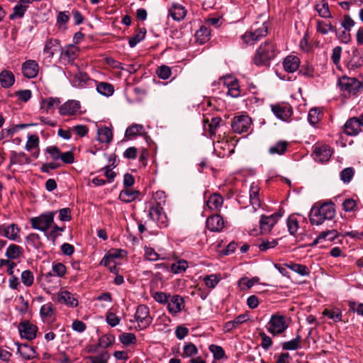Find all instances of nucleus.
I'll list each match as a JSON object with an SVG mask.
<instances>
[{"mask_svg":"<svg viewBox=\"0 0 363 363\" xmlns=\"http://www.w3.org/2000/svg\"><path fill=\"white\" fill-rule=\"evenodd\" d=\"M335 216V205L325 203L319 207L313 206L310 213V222L312 225H321L325 220H332Z\"/></svg>","mask_w":363,"mask_h":363,"instance_id":"1","label":"nucleus"},{"mask_svg":"<svg viewBox=\"0 0 363 363\" xmlns=\"http://www.w3.org/2000/svg\"><path fill=\"white\" fill-rule=\"evenodd\" d=\"M277 55L275 45L271 40H267L259 45L257 50L253 61L257 66L269 65V61Z\"/></svg>","mask_w":363,"mask_h":363,"instance_id":"2","label":"nucleus"},{"mask_svg":"<svg viewBox=\"0 0 363 363\" xmlns=\"http://www.w3.org/2000/svg\"><path fill=\"white\" fill-rule=\"evenodd\" d=\"M338 86L345 97L358 95L363 90L362 82L354 77H342L338 80Z\"/></svg>","mask_w":363,"mask_h":363,"instance_id":"3","label":"nucleus"},{"mask_svg":"<svg viewBox=\"0 0 363 363\" xmlns=\"http://www.w3.org/2000/svg\"><path fill=\"white\" fill-rule=\"evenodd\" d=\"M268 33V27L266 23L259 24L255 23L250 30L242 35V40L247 45H253L259 41L262 38L267 35Z\"/></svg>","mask_w":363,"mask_h":363,"instance_id":"4","label":"nucleus"},{"mask_svg":"<svg viewBox=\"0 0 363 363\" xmlns=\"http://www.w3.org/2000/svg\"><path fill=\"white\" fill-rule=\"evenodd\" d=\"M55 213L48 211L38 216L31 218L30 222L33 229L45 233L54 223Z\"/></svg>","mask_w":363,"mask_h":363,"instance_id":"5","label":"nucleus"},{"mask_svg":"<svg viewBox=\"0 0 363 363\" xmlns=\"http://www.w3.org/2000/svg\"><path fill=\"white\" fill-rule=\"evenodd\" d=\"M289 324L286 323V317L278 313L273 314L268 323V331L273 335H280L284 333Z\"/></svg>","mask_w":363,"mask_h":363,"instance_id":"6","label":"nucleus"},{"mask_svg":"<svg viewBox=\"0 0 363 363\" xmlns=\"http://www.w3.org/2000/svg\"><path fill=\"white\" fill-rule=\"evenodd\" d=\"M347 56L345 58L344 62L350 70H355L363 66V56L357 48H352L347 51Z\"/></svg>","mask_w":363,"mask_h":363,"instance_id":"7","label":"nucleus"},{"mask_svg":"<svg viewBox=\"0 0 363 363\" xmlns=\"http://www.w3.org/2000/svg\"><path fill=\"white\" fill-rule=\"evenodd\" d=\"M252 125V120L247 115H240L234 117L231 122L233 130L236 133H247Z\"/></svg>","mask_w":363,"mask_h":363,"instance_id":"8","label":"nucleus"},{"mask_svg":"<svg viewBox=\"0 0 363 363\" xmlns=\"http://www.w3.org/2000/svg\"><path fill=\"white\" fill-rule=\"evenodd\" d=\"M135 318L140 329L147 328L152 323V318L150 315L149 308L144 304L139 305L137 308Z\"/></svg>","mask_w":363,"mask_h":363,"instance_id":"9","label":"nucleus"},{"mask_svg":"<svg viewBox=\"0 0 363 363\" xmlns=\"http://www.w3.org/2000/svg\"><path fill=\"white\" fill-rule=\"evenodd\" d=\"M147 215L150 220L156 222L160 227L167 226V216L163 211V207L160 204L151 203Z\"/></svg>","mask_w":363,"mask_h":363,"instance_id":"10","label":"nucleus"},{"mask_svg":"<svg viewBox=\"0 0 363 363\" xmlns=\"http://www.w3.org/2000/svg\"><path fill=\"white\" fill-rule=\"evenodd\" d=\"M18 328L22 338L32 340L36 337L38 327L28 320L21 322Z\"/></svg>","mask_w":363,"mask_h":363,"instance_id":"11","label":"nucleus"},{"mask_svg":"<svg viewBox=\"0 0 363 363\" xmlns=\"http://www.w3.org/2000/svg\"><path fill=\"white\" fill-rule=\"evenodd\" d=\"M61 50L60 40L55 38H50L45 43L43 49L44 61L51 62L52 58Z\"/></svg>","mask_w":363,"mask_h":363,"instance_id":"12","label":"nucleus"},{"mask_svg":"<svg viewBox=\"0 0 363 363\" xmlns=\"http://www.w3.org/2000/svg\"><path fill=\"white\" fill-rule=\"evenodd\" d=\"M20 228L15 223L0 225V236L13 241L20 239Z\"/></svg>","mask_w":363,"mask_h":363,"instance_id":"13","label":"nucleus"},{"mask_svg":"<svg viewBox=\"0 0 363 363\" xmlns=\"http://www.w3.org/2000/svg\"><path fill=\"white\" fill-rule=\"evenodd\" d=\"M332 150L327 145H315L313 146V154L314 159L320 162H324L329 160L332 155Z\"/></svg>","mask_w":363,"mask_h":363,"instance_id":"14","label":"nucleus"},{"mask_svg":"<svg viewBox=\"0 0 363 363\" xmlns=\"http://www.w3.org/2000/svg\"><path fill=\"white\" fill-rule=\"evenodd\" d=\"M281 215L274 213L271 216L262 215L259 219V228L262 233H267L271 231L272 227L277 223Z\"/></svg>","mask_w":363,"mask_h":363,"instance_id":"15","label":"nucleus"},{"mask_svg":"<svg viewBox=\"0 0 363 363\" xmlns=\"http://www.w3.org/2000/svg\"><path fill=\"white\" fill-rule=\"evenodd\" d=\"M57 301L69 308H76L79 304L77 296L67 290H61L58 292Z\"/></svg>","mask_w":363,"mask_h":363,"instance_id":"16","label":"nucleus"},{"mask_svg":"<svg viewBox=\"0 0 363 363\" xmlns=\"http://www.w3.org/2000/svg\"><path fill=\"white\" fill-rule=\"evenodd\" d=\"M22 72L24 77L33 79L37 77L39 72V65L35 60H28L22 65Z\"/></svg>","mask_w":363,"mask_h":363,"instance_id":"17","label":"nucleus"},{"mask_svg":"<svg viewBox=\"0 0 363 363\" xmlns=\"http://www.w3.org/2000/svg\"><path fill=\"white\" fill-rule=\"evenodd\" d=\"M81 108L80 103L77 101L70 100L64 103L59 108L61 116L75 115Z\"/></svg>","mask_w":363,"mask_h":363,"instance_id":"18","label":"nucleus"},{"mask_svg":"<svg viewBox=\"0 0 363 363\" xmlns=\"http://www.w3.org/2000/svg\"><path fill=\"white\" fill-rule=\"evenodd\" d=\"M223 84L228 88L227 94L233 97L237 98L240 96V89L238 81L230 76L225 77L223 79Z\"/></svg>","mask_w":363,"mask_h":363,"instance_id":"19","label":"nucleus"},{"mask_svg":"<svg viewBox=\"0 0 363 363\" xmlns=\"http://www.w3.org/2000/svg\"><path fill=\"white\" fill-rule=\"evenodd\" d=\"M208 229L213 232H220L224 228L223 218L219 214L209 216L206 220Z\"/></svg>","mask_w":363,"mask_h":363,"instance_id":"20","label":"nucleus"},{"mask_svg":"<svg viewBox=\"0 0 363 363\" xmlns=\"http://www.w3.org/2000/svg\"><path fill=\"white\" fill-rule=\"evenodd\" d=\"M259 187L257 184L252 183L249 191L250 202L255 212L261 206L259 199Z\"/></svg>","mask_w":363,"mask_h":363,"instance_id":"21","label":"nucleus"},{"mask_svg":"<svg viewBox=\"0 0 363 363\" xmlns=\"http://www.w3.org/2000/svg\"><path fill=\"white\" fill-rule=\"evenodd\" d=\"M344 128L345 133L347 135L355 136L362 131L357 117H352L347 120L345 123Z\"/></svg>","mask_w":363,"mask_h":363,"instance_id":"22","label":"nucleus"},{"mask_svg":"<svg viewBox=\"0 0 363 363\" xmlns=\"http://www.w3.org/2000/svg\"><path fill=\"white\" fill-rule=\"evenodd\" d=\"M186 13L187 11L185 7L180 4L174 3L169 9V14L174 21H177L183 20L185 18Z\"/></svg>","mask_w":363,"mask_h":363,"instance_id":"23","label":"nucleus"},{"mask_svg":"<svg viewBox=\"0 0 363 363\" xmlns=\"http://www.w3.org/2000/svg\"><path fill=\"white\" fill-rule=\"evenodd\" d=\"M283 67L287 72H296L300 66V59L296 55H288L283 60Z\"/></svg>","mask_w":363,"mask_h":363,"instance_id":"24","label":"nucleus"},{"mask_svg":"<svg viewBox=\"0 0 363 363\" xmlns=\"http://www.w3.org/2000/svg\"><path fill=\"white\" fill-rule=\"evenodd\" d=\"M11 165H23L30 163L29 157L23 152L11 151L9 155Z\"/></svg>","mask_w":363,"mask_h":363,"instance_id":"25","label":"nucleus"},{"mask_svg":"<svg viewBox=\"0 0 363 363\" xmlns=\"http://www.w3.org/2000/svg\"><path fill=\"white\" fill-rule=\"evenodd\" d=\"M184 308V301L179 295H174L168 301V310L172 314L179 313Z\"/></svg>","mask_w":363,"mask_h":363,"instance_id":"26","label":"nucleus"},{"mask_svg":"<svg viewBox=\"0 0 363 363\" xmlns=\"http://www.w3.org/2000/svg\"><path fill=\"white\" fill-rule=\"evenodd\" d=\"M223 204V199L220 194L214 193L211 194L206 201V206L211 211H218Z\"/></svg>","mask_w":363,"mask_h":363,"instance_id":"27","label":"nucleus"},{"mask_svg":"<svg viewBox=\"0 0 363 363\" xmlns=\"http://www.w3.org/2000/svg\"><path fill=\"white\" fill-rule=\"evenodd\" d=\"M339 236V233L336 230H326L320 233L319 235L313 241L310 246L313 247L323 240L333 241Z\"/></svg>","mask_w":363,"mask_h":363,"instance_id":"28","label":"nucleus"},{"mask_svg":"<svg viewBox=\"0 0 363 363\" xmlns=\"http://www.w3.org/2000/svg\"><path fill=\"white\" fill-rule=\"evenodd\" d=\"M17 352L22 358L27 360L33 359L37 356L35 349L27 344L18 345Z\"/></svg>","mask_w":363,"mask_h":363,"instance_id":"29","label":"nucleus"},{"mask_svg":"<svg viewBox=\"0 0 363 363\" xmlns=\"http://www.w3.org/2000/svg\"><path fill=\"white\" fill-rule=\"evenodd\" d=\"M272 111L279 119L286 121L291 116L292 111L290 108L279 104L272 105Z\"/></svg>","mask_w":363,"mask_h":363,"instance_id":"30","label":"nucleus"},{"mask_svg":"<svg viewBox=\"0 0 363 363\" xmlns=\"http://www.w3.org/2000/svg\"><path fill=\"white\" fill-rule=\"evenodd\" d=\"M315 9L321 18H331V13L328 2L325 0H316Z\"/></svg>","mask_w":363,"mask_h":363,"instance_id":"31","label":"nucleus"},{"mask_svg":"<svg viewBox=\"0 0 363 363\" xmlns=\"http://www.w3.org/2000/svg\"><path fill=\"white\" fill-rule=\"evenodd\" d=\"M23 254V249L22 247L16 245L11 244L7 247L5 256L9 259H19Z\"/></svg>","mask_w":363,"mask_h":363,"instance_id":"32","label":"nucleus"},{"mask_svg":"<svg viewBox=\"0 0 363 363\" xmlns=\"http://www.w3.org/2000/svg\"><path fill=\"white\" fill-rule=\"evenodd\" d=\"M15 82V77L12 72L9 70H3L0 73V83L2 87L9 88Z\"/></svg>","mask_w":363,"mask_h":363,"instance_id":"33","label":"nucleus"},{"mask_svg":"<svg viewBox=\"0 0 363 363\" xmlns=\"http://www.w3.org/2000/svg\"><path fill=\"white\" fill-rule=\"evenodd\" d=\"M140 194L138 191L125 188L119 194V199L125 203H130L135 200Z\"/></svg>","mask_w":363,"mask_h":363,"instance_id":"34","label":"nucleus"},{"mask_svg":"<svg viewBox=\"0 0 363 363\" xmlns=\"http://www.w3.org/2000/svg\"><path fill=\"white\" fill-rule=\"evenodd\" d=\"M98 140L102 143H110L113 139V132L111 128L106 126L98 129Z\"/></svg>","mask_w":363,"mask_h":363,"instance_id":"35","label":"nucleus"},{"mask_svg":"<svg viewBox=\"0 0 363 363\" xmlns=\"http://www.w3.org/2000/svg\"><path fill=\"white\" fill-rule=\"evenodd\" d=\"M247 320V315L241 314L237 316L234 320L228 321L224 325V330L225 332H230L233 329L237 328L240 325Z\"/></svg>","mask_w":363,"mask_h":363,"instance_id":"36","label":"nucleus"},{"mask_svg":"<svg viewBox=\"0 0 363 363\" xmlns=\"http://www.w3.org/2000/svg\"><path fill=\"white\" fill-rule=\"evenodd\" d=\"M60 103L58 98L48 97L41 101L40 107L44 109L47 113H52L55 106Z\"/></svg>","mask_w":363,"mask_h":363,"instance_id":"37","label":"nucleus"},{"mask_svg":"<svg viewBox=\"0 0 363 363\" xmlns=\"http://www.w3.org/2000/svg\"><path fill=\"white\" fill-rule=\"evenodd\" d=\"M289 146V143L287 141L279 140L274 145H272L269 149V152L271 155H284Z\"/></svg>","mask_w":363,"mask_h":363,"instance_id":"38","label":"nucleus"},{"mask_svg":"<svg viewBox=\"0 0 363 363\" xmlns=\"http://www.w3.org/2000/svg\"><path fill=\"white\" fill-rule=\"evenodd\" d=\"M69 20V12L68 11H60L56 18V23L60 30H65L67 28V23Z\"/></svg>","mask_w":363,"mask_h":363,"instance_id":"39","label":"nucleus"},{"mask_svg":"<svg viewBox=\"0 0 363 363\" xmlns=\"http://www.w3.org/2000/svg\"><path fill=\"white\" fill-rule=\"evenodd\" d=\"M301 336L298 332L296 337L291 340L282 343V349L285 350H295L301 347Z\"/></svg>","mask_w":363,"mask_h":363,"instance_id":"40","label":"nucleus"},{"mask_svg":"<svg viewBox=\"0 0 363 363\" xmlns=\"http://www.w3.org/2000/svg\"><path fill=\"white\" fill-rule=\"evenodd\" d=\"M52 229L50 232H48V230L44 233L45 237L48 240H51L52 243L54 244L56 239L61 235V232H63L65 230V227H59L57 225H52L50 227Z\"/></svg>","mask_w":363,"mask_h":363,"instance_id":"41","label":"nucleus"},{"mask_svg":"<svg viewBox=\"0 0 363 363\" xmlns=\"http://www.w3.org/2000/svg\"><path fill=\"white\" fill-rule=\"evenodd\" d=\"M38 279L42 281V285L48 288H51L52 287V284H56L57 283L55 275H54L51 272L41 274Z\"/></svg>","mask_w":363,"mask_h":363,"instance_id":"42","label":"nucleus"},{"mask_svg":"<svg viewBox=\"0 0 363 363\" xmlns=\"http://www.w3.org/2000/svg\"><path fill=\"white\" fill-rule=\"evenodd\" d=\"M97 91L105 96H110L114 92V87L108 82H99L96 85Z\"/></svg>","mask_w":363,"mask_h":363,"instance_id":"43","label":"nucleus"},{"mask_svg":"<svg viewBox=\"0 0 363 363\" xmlns=\"http://www.w3.org/2000/svg\"><path fill=\"white\" fill-rule=\"evenodd\" d=\"M323 314L335 322H340L342 320V311L338 308H333L331 309L326 308L323 311Z\"/></svg>","mask_w":363,"mask_h":363,"instance_id":"44","label":"nucleus"},{"mask_svg":"<svg viewBox=\"0 0 363 363\" xmlns=\"http://www.w3.org/2000/svg\"><path fill=\"white\" fill-rule=\"evenodd\" d=\"M27 9L28 6L19 1L18 4L14 6L13 13L10 15V18L15 19L22 18L24 16Z\"/></svg>","mask_w":363,"mask_h":363,"instance_id":"45","label":"nucleus"},{"mask_svg":"<svg viewBox=\"0 0 363 363\" xmlns=\"http://www.w3.org/2000/svg\"><path fill=\"white\" fill-rule=\"evenodd\" d=\"M78 54V49L74 45H69L67 49L62 53V58L67 60L68 62H73Z\"/></svg>","mask_w":363,"mask_h":363,"instance_id":"46","label":"nucleus"},{"mask_svg":"<svg viewBox=\"0 0 363 363\" xmlns=\"http://www.w3.org/2000/svg\"><path fill=\"white\" fill-rule=\"evenodd\" d=\"M143 131L144 127L143 125L133 124L126 129L125 136L128 138H130L141 135Z\"/></svg>","mask_w":363,"mask_h":363,"instance_id":"47","label":"nucleus"},{"mask_svg":"<svg viewBox=\"0 0 363 363\" xmlns=\"http://www.w3.org/2000/svg\"><path fill=\"white\" fill-rule=\"evenodd\" d=\"M210 36V30L205 26L200 27L199 30L196 32L195 37L201 44L208 40Z\"/></svg>","mask_w":363,"mask_h":363,"instance_id":"48","label":"nucleus"},{"mask_svg":"<svg viewBox=\"0 0 363 363\" xmlns=\"http://www.w3.org/2000/svg\"><path fill=\"white\" fill-rule=\"evenodd\" d=\"M317 31L321 34L326 35L329 32H336V28L330 23H326L322 21H317L316 22Z\"/></svg>","mask_w":363,"mask_h":363,"instance_id":"49","label":"nucleus"},{"mask_svg":"<svg viewBox=\"0 0 363 363\" xmlns=\"http://www.w3.org/2000/svg\"><path fill=\"white\" fill-rule=\"evenodd\" d=\"M115 162H116L115 158H113V160L111 158H110L109 162L111 164L104 167V169H105L104 175L108 179V182L109 183L113 182L116 176V174L112 171V169L116 167V164H115Z\"/></svg>","mask_w":363,"mask_h":363,"instance_id":"50","label":"nucleus"},{"mask_svg":"<svg viewBox=\"0 0 363 363\" xmlns=\"http://www.w3.org/2000/svg\"><path fill=\"white\" fill-rule=\"evenodd\" d=\"M188 262L184 259H180L173 263L171 267V272L174 274H180L186 270L188 268Z\"/></svg>","mask_w":363,"mask_h":363,"instance_id":"51","label":"nucleus"},{"mask_svg":"<svg viewBox=\"0 0 363 363\" xmlns=\"http://www.w3.org/2000/svg\"><path fill=\"white\" fill-rule=\"evenodd\" d=\"M220 281V274H212L203 278L205 285L209 289H214Z\"/></svg>","mask_w":363,"mask_h":363,"instance_id":"52","label":"nucleus"},{"mask_svg":"<svg viewBox=\"0 0 363 363\" xmlns=\"http://www.w3.org/2000/svg\"><path fill=\"white\" fill-rule=\"evenodd\" d=\"M115 336L112 334H106L99 339V345L101 348L106 349L115 342Z\"/></svg>","mask_w":363,"mask_h":363,"instance_id":"53","label":"nucleus"},{"mask_svg":"<svg viewBox=\"0 0 363 363\" xmlns=\"http://www.w3.org/2000/svg\"><path fill=\"white\" fill-rule=\"evenodd\" d=\"M40 314L43 318H50L55 314V308L52 303L43 305L40 310Z\"/></svg>","mask_w":363,"mask_h":363,"instance_id":"54","label":"nucleus"},{"mask_svg":"<svg viewBox=\"0 0 363 363\" xmlns=\"http://www.w3.org/2000/svg\"><path fill=\"white\" fill-rule=\"evenodd\" d=\"M146 34V29L145 28H140L138 33L131 36L129 38V45L130 48H134L138 43L145 38Z\"/></svg>","mask_w":363,"mask_h":363,"instance_id":"55","label":"nucleus"},{"mask_svg":"<svg viewBox=\"0 0 363 363\" xmlns=\"http://www.w3.org/2000/svg\"><path fill=\"white\" fill-rule=\"evenodd\" d=\"M286 267L301 276H306L310 273L308 267L303 264L291 262L286 264Z\"/></svg>","mask_w":363,"mask_h":363,"instance_id":"56","label":"nucleus"},{"mask_svg":"<svg viewBox=\"0 0 363 363\" xmlns=\"http://www.w3.org/2000/svg\"><path fill=\"white\" fill-rule=\"evenodd\" d=\"M26 241L30 245L37 250L40 249L43 246L40 237L36 233H30L26 237Z\"/></svg>","mask_w":363,"mask_h":363,"instance_id":"57","label":"nucleus"},{"mask_svg":"<svg viewBox=\"0 0 363 363\" xmlns=\"http://www.w3.org/2000/svg\"><path fill=\"white\" fill-rule=\"evenodd\" d=\"M109 359L110 354L107 351H104L99 355L88 357L91 363H108Z\"/></svg>","mask_w":363,"mask_h":363,"instance_id":"58","label":"nucleus"},{"mask_svg":"<svg viewBox=\"0 0 363 363\" xmlns=\"http://www.w3.org/2000/svg\"><path fill=\"white\" fill-rule=\"evenodd\" d=\"M321 118V111L317 108H311L308 114V122L315 125L316 123L319 122Z\"/></svg>","mask_w":363,"mask_h":363,"instance_id":"59","label":"nucleus"},{"mask_svg":"<svg viewBox=\"0 0 363 363\" xmlns=\"http://www.w3.org/2000/svg\"><path fill=\"white\" fill-rule=\"evenodd\" d=\"M21 279L22 283L27 287H30L33 284L34 275L33 273L29 269L22 272Z\"/></svg>","mask_w":363,"mask_h":363,"instance_id":"60","label":"nucleus"},{"mask_svg":"<svg viewBox=\"0 0 363 363\" xmlns=\"http://www.w3.org/2000/svg\"><path fill=\"white\" fill-rule=\"evenodd\" d=\"M52 271L51 272L54 274V275L62 278L64 277L67 273V267L61 262H54L52 264Z\"/></svg>","mask_w":363,"mask_h":363,"instance_id":"61","label":"nucleus"},{"mask_svg":"<svg viewBox=\"0 0 363 363\" xmlns=\"http://www.w3.org/2000/svg\"><path fill=\"white\" fill-rule=\"evenodd\" d=\"M209 350L213 354L215 359L220 360L225 357V353L221 346L216 345H211L209 346Z\"/></svg>","mask_w":363,"mask_h":363,"instance_id":"62","label":"nucleus"},{"mask_svg":"<svg viewBox=\"0 0 363 363\" xmlns=\"http://www.w3.org/2000/svg\"><path fill=\"white\" fill-rule=\"evenodd\" d=\"M198 349L196 346L191 343L188 342L184 345L183 356L186 357H191L198 354Z\"/></svg>","mask_w":363,"mask_h":363,"instance_id":"63","label":"nucleus"},{"mask_svg":"<svg viewBox=\"0 0 363 363\" xmlns=\"http://www.w3.org/2000/svg\"><path fill=\"white\" fill-rule=\"evenodd\" d=\"M287 227L289 233L294 235L299 228L298 221L294 216H290L287 220Z\"/></svg>","mask_w":363,"mask_h":363,"instance_id":"64","label":"nucleus"}]
</instances>
